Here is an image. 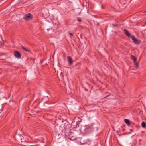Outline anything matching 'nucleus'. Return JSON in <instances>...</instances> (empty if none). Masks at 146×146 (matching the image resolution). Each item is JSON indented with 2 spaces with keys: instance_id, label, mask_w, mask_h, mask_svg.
<instances>
[{
  "instance_id": "obj_1",
  "label": "nucleus",
  "mask_w": 146,
  "mask_h": 146,
  "mask_svg": "<svg viewBox=\"0 0 146 146\" xmlns=\"http://www.w3.org/2000/svg\"><path fill=\"white\" fill-rule=\"evenodd\" d=\"M33 18V15L30 13L28 14L25 15L23 17V19L27 21L31 20Z\"/></svg>"
},
{
  "instance_id": "obj_2",
  "label": "nucleus",
  "mask_w": 146,
  "mask_h": 146,
  "mask_svg": "<svg viewBox=\"0 0 146 146\" xmlns=\"http://www.w3.org/2000/svg\"><path fill=\"white\" fill-rule=\"evenodd\" d=\"M15 56L18 59H20L21 58V54L18 51H14V52Z\"/></svg>"
},
{
  "instance_id": "obj_3",
  "label": "nucleus",
  "mask_w": 146,
  "mask_h": 146,
  "mask_svg": "<svg viewBox=\"0 0 146 146\" xmlns=\"http://www.w3.org/2000/svg\"><path fill=\"white\" fill-rule=\"evenodd\" d=\"M131 38L132 39L133 42L136 44H139V42L138 40L135 38L134 36H131Z\"/></svg>"
},
{
  "instance_id": "obj_4",
  "label": "nucleus",
  "mask_w": 146,
  "mask_h": 146,
  "mask_svg": "<svg viewBox=\"0 0 146 146\" xmlns=\"http://www.w3.org/2000/svg\"><path fill=\"white\" fill-rule=\"evenodd\" d=\"M124 31L126 35L129 38H131V36H132L131 35L130 33L126 29H124Z\"/></svg>"
},
{
  "instance_id": "obj_5",
  "label": "nucleus",
  "mask_w": 146,
  "mask_h": 146,
  "mask_svg": "<svg viewBox=\"0 0 146 146\" xmlns=\"http://www.w3.org/2000/svg\"><path fill=\"white\" fill-rule=\"evenodd\" d=\"M21 48H22V49L23 50H24L26 52H28L30 53H31L32 54V52H31L30 50L28 49V48L24 47L22 45L21 46Z\"/></svg>"
},
{
  "instance_id": "obj_6",
  "label": "nucleus",
  "mask_w": 146,
  "mask_h": 146,
  "mask_svg": "<svg viewBox=\"0 0 146 146\" xmlns=\"http://www.w3.org/2000/svg\"><path fill=\"white\" fill-rule=\"evenodd\" d=\"M20 141L23 143L22 144L23 145L24 144V145H27V144L26 143H27V142H28L27 141V140L24 138H23V139L21 138V139Z\"/></svg>"
},
{
  "instance_id": "obj_7",
  "label": "nucleus",
  "mask_w": 146,
  "mask_h": 146,
  "mask_svg": "<svg viewBox=\"0 0 146 146\" xmlns=\"http://www.w3.org/2000/svg\"><path fill=\"white\" fill-rule=\"evenodd\" d=\"M67 58L68 60V61L70 65H71L73 64V61L72 60V58L70 56L67 57Z\"/></svg>"
},
{
  "instance_id": "obj_8",
  "label": "nucleus",
  "mask_w": 146,
  "mask_h": 146,
  "mask_svg": "<svg viewBox=\"0 0 146 146\" xmlns=\"http://www.w3.org/2000/svg\"><path fill=\"white\" fill-rule=\"evenodd\" d=\"M124 121L126 124L128 126H129L130 124V122L129 120L128 119H124Z\"/></svg>"
},
{
  "instance_id": "obj_9",
  "label": "nucleus",
  "mask_w": 146,
  "mask_h": 146,
  "mask_svg": "<svg viewBox=\"0 0 146 146\" xmlns=\"http://www.w3.org/2000/svg\"><path fill=\"white\" fill-rule=\"evenodd\" d=\"M131 58L132 60H133L134 62H136L137 58L134 56L131 55Z\"/></svg>"
},
{
  "instance_id": "obj_10",
  "label": "nucleus",
  "mask_w": 146,
  "mask_h": 146,
  "mask_svg": "<svg viewBox=\"0 0 146 146\" xmlns=\"http://www.w3.org/2000/svg\"><path fill=\"white\" fill-rule=\"evenodd\" d=\"M142 126L144 128H145L146 127V124L145 123L144 121H143L141 123Z\"/></svg>"
},
{
  "instance_id": "obj_11",
  "label": "nucleus",
  "mask_w": 146,
  "mask_h": 146,
  "mask_svg": "<svg viewBox=\"0 0 146 146\" xmlns=\"http://www.w3.org/2000/svg\"><path fill=\"white\" fill-rule=\"evenodd\" d=\"M87 4L88 3L86 1H83L82 5L83 7L85 6L87 7Z\"/></svg>"
},
{
  "instance_id": "obj_12",
  "label": "nucleus",
  "mask_w": 146,
  "mask_h": 146,
  "mask_svg": "<svg viewBox=\"0 0 146 146\" xmlns=\"http://www.w3.org/2000/svg\"><path fill=\"white\" fill-rule=\"evenodd\" d=\"M27 143H28V144H27L26 145L29 146H33V143H31L30 142L28 141L27 142Z\"/></svg>"
},
{
  "instance_id": "obj_13",
  "label": "nucleus",
  "mask_w": 146,
  "mask_h": 146,
  "mask_svg": "<svg viewBox=\"0 0 146 146\" xmlns=\"http://www.w3.org/2000/svg\"><path fill=\"white\" fill-rule=\"evenodd\" d=\"M134 63L135 64V65L136 67L137 68H138L139 67V65H138V63L137 62V61L135 62H134Z\"/></svg>"
},
{
  "instance_id": "obj_14",
  "label": "nucleus",
  "mask_w": 146,
  "mask_h": 146,
  "mask_svg": "<svg viewBox=\"0 0 146 146\" xmlns=\"http://www.w3.org/2000/svg\"><path fill=\"white\" fill-rule=\"evenodd\" d=\"M118 25V24H112V26H114L115 27H117Z\"/></svg>"
},
{
  "instance_id": "obj_15",
  "label": "nucleus",
  "mask_w": 146,
  "mask_h": 146,
  "mask_svg": "<svg viewBox=\"0 0 146 146\" xmlns=\"http://www.w3.org/2000/svg\"><path fill=\"white\" fill-rule=\"evenodd\" d=\"M78 21L79 22H81L82 21L81 19L80 18H78L77 19Z\"/></svg>"
},
{
  "instance_id": "obj_16",
  "label": "nucleus",
  "mask_w": 146,
  "mask_h": 146,
  "mask_svg": "<svg viewBox=\"0 0 146 146\" xmlns=\"http://www.w3.org/2000/svg\"><path fill=\"white\" fill-rule=\"evenodd\" d=\"M69 34L71 36H73V34L71 33H69Z\"/></svg>"
},
{
  "instance_id": "obj_17",
  "label": "nucleus",
  "mask_w": 146,
  "mask_h": 146,
  "mask_svg": "<svg viewBox=\"0 0 146 146\" xmlns=\"http://www.w3.org/2000/svg\"><path fill=\"white\" fill-rule=\"evenodd\" d=\"M131 133V132H128L127 133H125V134H124V135H126V134H130V133Z\"/></svg>"
},
{
  "instance_id": "obj_18",
  "label": "nucleus",
  "mask_w": 146,
  "mask_h": 146,
  "mask_svg": "<svg viewBox=\"0 0 146 146\" xmlns=\"http://www.w3.org/2000/svg\"><path fill=\"white\" fill-rule=\"evenodd\" d=\"M110 96V95H107V96H106L105 97H104V98H106L107 97L109 96Z\"/></svg>"
},
{
  "instance_id": "obj_19",
  "label": "nucleus",
  "mask_w": 146,
  "mask_h": 146,
  "mask_svg": "<svg viewBox=\"0 0 146 146\" xmlns=\"http://www.w3.org/2000/svg\"><path fill=\"white\" fill-rule=\"evenodd\" d=\"M130 131H131V132H133V129H130Z\"/></svg>"
},
{
  "instance_id": "obj_20",
  "label": "nucleus",
  "mask_w": 146,
  "mask_h": 146,
  "mask_svg": "<svg viewBox=\"0 0 146 146\" xmlns=\"http://www.w3.org/2000/svg\"><path fill=\"white\" fill-rule=\"evenodd\" d=\"M139 141H140V142H141V139H139Z\"/></svg>"
},
{
  "instance_id": "obj_21",
  "label": "nucleus",
  "mask_w": 146,
  "mask_h": 146,
  "mask_svg": "<svg viewBox=\"0 0 146 146\" xmlns=\"http://www.w3.org/2000/svg\"><path fill=\"white\" fill-rule=\"evenodd\" d=\"M125 129H122V130L123 131H124V130H125Z\"/></svg>"
},
{
  "instance_id": "obj_22",
  "label": "nucleus",
  "mask_w": 146,
  "mask_h": 146,
  "mask_svg": "<svg viewBox=\"0 0 146 146\" xmlns=\"http://www.w3.org/2000/svg\"><path fill=\"white\" fill-rule=\"evenodd\" d=\"M48 108H50L51 107V106H48Z\"/></svg>"
},
{
  "instance_id": "obj_23",
  "label": "nucleus",
  "mask_w": 146,
  "mask_h": 146,
  "mask_svg": "<svg viewBox=\"0 0 146 146\" xmlns=\"http://www.w3.org/2000/svg\"><path fill=\"white\" fill-rule=\"evenodd\" d=\"M143 13H146V11H145V12H143Z\"/></svg>"
},
{
  "instance_id": "obj_24",
  "label": "nucleus",
  "mask_w": 146,
  "mask_h": 146,
  "mask_svg": "<svg viewBox=\"0 0 146 146\" xmlns=\"http://www.w3.org/2000/svg\"><path fill=\"white\" fill-rule=\"evenodd\" d=\"M40 62L42 64V61H40Z\"/></svg>"
},
{
  "instance_id": "obj_25",
  "label": "nucleus",
  "mask_w": 146,
  "mask_h": 146,
  "mask_svg": "<svg viewBox=\"0 0 146 146\" xmlns=\"http://www.w3.org/2000/svg\"><path fill=\"white\" fill-rule=\"evenodd\" d=\"M97 25L98 26V25H99V24H98V23H97Z\"/></svg>"
},
{
  "instance_id": "obj_26",
  "label": "nucleus",
  "mask_w": 146,
  "mask_h": 146,
  "mask_svg": "<svg viewBox=\"0 0 146 146\" xmlns=\"http://www.w3.org/2000/svg\"><path fill=\"white\" fill-rule=\"evenodd\" d=\"M70 140H72V139H71V138H70Z\"/></svg>"
},
{
  "instance_id": "obj_27",
  "label": "nucleus",
  "mask_w": 146,
  "mask_h": 146,
  "mask_svg": "<svg viewBox=\"0 0 146 146\" xmlns=\"http://www.w3.org/2000/svg\"><path fill=\"white\" fill-rule=\"evenodd\" d=\"M45 103H47V102H45Z\"/></svg>"
},
{
  "instance_id": "obj_28",
  "label": "nucleus",
  "mask_w": 146,
  "mask_h": 146,
  "mask_svg": "<svg viewBox=\"0 0 146 146\" xmlns=\"http://www.w3.org/2000/svg\"><path fill=\"white\" fill-rule=\"evenodd\" d=\"M139 144H140V143L139 142Z\"/></svg>"
},
{
  "instance_id": "obj_29",
  "label": "nucleus",
  "mask_w": 146,
  "mask_h": 146,
  "mask_svg": "<svg viewBox=\"0 0 146 146\" xmlns=\"http://www.w3.org/2000/svg\"><path fill=\"white\" fill-rule=\"evenodd\" d=\"M145 136L146 137V135H145Z\"/></svg>"
}]
</instances>
